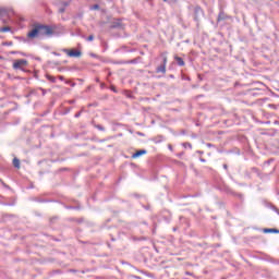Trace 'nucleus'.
Returning a JSON list of instances; mask_svg holds the SVG:
<instances>
[{
	"label": "nucleus",
	"mask_w": 279,
	"mask_h": 279,
	"mask_svg": "<svg viewBox=\"0 0 279 279\" xmlns=\"http://www.w3.org/2000/svg\"><path fill=\"white\" fill-rule=\"evenodd\" d=\"M201 162H206V160L205 159H201Z\"/></svg>",
	"instance_id": "obj_26"
},
{
	"label": "nucleus",
	"mask_w": 279,
	"mask_h": 279,
	"mask_svg": "<svg viewBox=\"0 0 279 279\" xmlns=\"http://www.w3.org/2000/svg\"><path fill=\"white\" fill-rule=\"evenodd\" d=\"M59 80H61V82L64 80V76H59Z\"/></svg>",
	"instance_id": "obj_22"
},
{
	"label": "nucleus",
	"mask_w": 279,
	"mask_h": 279,
	"mask_svg": "<svg viewBox=\"0 0 279 279\" xmlns=\"http://www.w3.org/2000/svg\"><path fill=\"white\" fill-rule=\"evenodd\" d=\"M13 167H15V169H20L21 168V161L17 158L13 159Z\"/></svg>",
	"instance_id": "obj_11"
},
{
	"label": "nucleus",
	"mask_w": 279,
	"mask_h": 279,
	"mask_svg": "<svg viewBox=\"0 0 279 279\" xmlns=\"http://www.w3.org/2000/svg\"><path fill=\"white\" fill-rule=\"evenodd\" d=\"M14 16V10L13 9H5V8H0V17L1 19H12Z\"/></svg>",
	"instance_id": "obj_3"
},
{
	"label": "nucleus",
	"mask_w": 279,
	"mask_h": 279,
	"mask_svg": "<svg viewBox=\"0 0 279 279\" xmlns=\"http://www.w3.org/2000/svg\"><path fill=\"white\" fill-rule=\"evenodd\" d=\"M157 73H167V65L161 64L157 68Z\"/></svg>",
	"instance_id": "obj_9"
},
{
	"label": "nucleus",
	"mask_w": 279,
	"mask_h": 279,
	"mask_svg": "<svg viewBox=\"0 0 279 279\" xmlns=\"http://www.w3.org/2000/svg\"><path fill=\"white\" fill-rule=\"evenodd\" d=\"M223 169H228V165H223Z\"/></svg>",
	"instance_id": "obj_25"
},
{
	"label": "nucleus",
	"mask_w": 279,
	"mask_h": 279,
	"mask_svg": "<svg viewBox=\"0 0 279 279\" xmlns=\"http://www.w3.org/2000/svg\"><path fill=\"white\" fill-rule=\"evenodd\" d=\"M53 56H60V53H58V52H53Z\"/></svg>",
	"instance_id": "obj_23"
},
{
	"label": "nucleus",
	"mask_w": 279,
	"mask_h": 279,
	"mask_svg": "<svg viewBox=\"0 0 279 279\" xmlns=\"http://www.w3.org/2000/svg\"><path fill=\"white\" fill-rule=\"evenodd\" d=\"M163 64L167 66V57L163 58Z\"/></svg>",
	"instance_id": "obj_19"
},
{
	"label": "nucleus",
	"mask_w": 279,
	"mask_h": 279,
	"mask_svg": "<svg viewBox=\"0 0 279 279\" xmlns=\"http://www.w3.org/2000/svg\"><path fill=\"white\" fill-rule=\"evenodd\" d=\"M0 32L2 34H5L7 32H12V28H10V26H3V27H0Z\"/></svg>",
	"instance_id": "obj_12"
},
{
	"label": "nucleus",
	"mask_w": 279,
	"mask_h": 279,
	"mask_svg": "<svg viewBox=\"0 0 279 279\" xmlns=\"http://www.w3.org/2000/svg\"><path fill=\"white\" fill-rule=\"evenodd\" d=\"M43 95H45V89H43Z\"/></svg>",
	"instance_id": "obj_28"
},
{
	"label": "nucleus",
	"mask_w": 279,
	"mask_h": 279,
	"mask_svg": "<svg viewBox=\"0 0 279 279\" xmlns=\"http://www.w3.org/2000/svg\"><path fill=\"white\" fill-rule=\"evenodd\" d=\"M59 12L62 14L64 12V8L59 9Z\"/></svg>",
	"instance_id": "obj_20"
},
{
	"label": "nucleus",
	"mask_w": 279,
	"mask_h": 279,
	"mask_svg": "<svg viewBox=\"0 0 279 279\" xmlns=\"http://www.w3.org/2000/svg\"><path fill=\"white\" fill-rule=\"evenodd\" d=\"M145 154H147V150L141 149V150H137L135 154H133L132 158H141V156H145Z\"/></svg>",
	"instance_id": "obj_7"
},
{
	"label": "nucleus",
	"mask_w": 279,
	"mask_h": 279,
	"mask_svg": "<svg viewBox=\"0 0 279 279\" xmlns=\"http://www.w3.org/2000/svg\"><path fill=\"white\" fill-rule=\"evenodd\" d=\"M37 29L39 32V36H51L53 31L49 26L37 25Z\"/></svg>",
	"instance_id": "obj_2"
},
{
	"label": "nucleus",
	"mask_w": 279,
	"mask_h": 279,
	"mask_svg": "<svg viewBox=\"0 0 279 279\" xmlns=\"http://www.w3.org/2000/svg\"><path fill=\"white\" fill-rule=\"evenodd\" d=\"M183 147H185V148L189 147L191 149L193 146L191 145V143H184Z\"/></svg>",
	"instance_id": "obj_16"
},
{
	"label": "nucleus",
	"mask_w": 279,
	"mask_h": 279,
	"mask_svg": "<svg viewBox=\"0 0 279 279\" xmlns=\"http://www.w3.org/2000/svg\"><path fill=\"white\" fill-rule=\"evenodd\" d=\"M47 80H49V82H51L52 84H56V77L51 76L49 74L46 75Z\"/></svg>",
	"instance_id": "obj_13"
},
{
	"label": "nucleus",
	"mask_w": 279,
	"mask_h": 279,
	"mask_svg": "<svg viewBox=\"0 0 279 279\" xmlns=\"http://www.w3.org/2000/svg\"><path fill=\"white\" fill-rule=\"evenodd\" d=\"M204 14V11L199 7H195L194 9V21H199V16Z\"/></svg>",
	"instance_id": "obj_5"
},
{
	"label": "nucleus",
	"mask_w": 279,
	"mask_h": 279,
	"mask_svg": "<svg viewBox=\"0 0 279 279\" xmlns=\"http://www.w3.org/2000/svg\"><path fill=\"white\" fill-rule=\"evenodd\" d=\"M62 51H63V53H66V56H69V58H82V51H80V50L63 49Z\"/></svg>",
	"instance_id": "obj_4"
},
{
	"label": "nucleus",
	"mask_w": 279,
	"mask_h": 279,
	"mask_svg": "<svg viewBox=\"0 0 279 279\" xmlns=\"http://www.w3.org/2000/svg\"><path fill=\"white\" fill-rule=\"evenodd\" d=\"M28 38H38V36H40V33L38 31V26H35L34 29H32L28 34H27Z\"/></svg>",
	"instance_id": "obj_6"
},
{
	"label": "nucleus",
	"mask_w": 279,
	"mask_h": 279,
	"mask_svg": "<svg viewBox=\"0 0 279 279\" xmlns=\"http://www.w3.org/2000/svg\"><path fill=\"white\" fill-rule=\"evenodd\" d=\"M87 40H89V41H93V40H95V36H93V35H89V36L87 37Z\"/></svg>",
	"instance_id": "obj_17"
},
{
	"label": "nucleus",
	"mask_w": 279,
	"mask_h": 279,
	"mask_svg": "<svg viewBox=\"0 0 279 279\" xmlns=\"http://www.w3.org/2000/svg\"><path fill=\"white\" fill-rule=\"evenodd\" d=\"M63 5H69V3H68V2H64Z\"/></svg>",
	"instance_id": "obj_27"
},
{
	"label": "nucleus",
	"mask_w": 279,
	"mask_h": 279,
	"mask_svg": "<svg viewBox=\"0 0 279 279\" xmlns=\"http://www.w3.org/2000/svg\"><path fill=\"white\" fill-rule=\"evenodd\" d=\"M96 128H97V130H100L101 132H104V126H101V125H96Z\"/></svg>",
	"instance_id": "obj_18"
},
{
	"label": "nucleus",
	"mask_w": 279,
	"mask_h": 279,
	"mask_svg": "<svg viewBox=\"0 0 279 279\" xmlns=\"http://www.w3.org/2000/svg\"><path fill=\"white\" fill-rule=\"evenodd\" d=\"M163 1H167V0H163Z\"/></svg>",
	"instance_id": "obj_30"
},
{
	"label": "nucleus",
	"mask_w": 279,
	"mask_h": 279,
	"mask_svg": "<svg viewBox=\"0 0 279 279\" xmlns=\"http://www.w3.org/2000/svg\"><path fill=\"white\" fill-rule=\"evenodd\" d=\"M80 114H81L80 112H78V113H76V114H75V118L77 119V117H80Z\"/></svg>",
	"instance_id": "obj_24"
},
{
	"label": "nucleus",
	"mask_w": 279,
	"mask_h": 279,
	"mask_svg": "<svg viewBox=\"0 0 279 279\" xmlns=\"http://www.w3.org/2000/svg\"><path fill=\"white\" fill-rule=\"evenodd\" d=\"M265 234H279V230L278 229H264Z\"/></svg>",
	"instance_id": "obj_8"
},
{
	"label": "nucleus",
	"mask_w": 279,
	"mask_h": 279,
	"mask_svg": "<svg viewBox=\"0 0 279 279\" xmlns=\"http://www.w3.org/2000/svg\"><path fill=\"white\" fill-rule=\"evenodd\" d=\"M174 60L179 66H184V59H182L181 57H174Z\"/></svg>",
	"instance_id": "obj_10"
},
{
	"label": "nucleus",
	"mask_w": 279,
	"mask_h": 279,
	"mask_svg": "<svg viewBox=\"0 0 279 279\" xmlns=\"http://www.w3.org/2000/svg\"><path fill=\"white\" fill-rule=\"evenodd\" d=\"M223 19H226L223 12L221 11L218 15V21H223Z\"/></svg>",
	"instance_id": "obj_14"
},
{
	"label": "nucleus",
	"mask_w": 279,
	"mask_h": 279,
	"mask_svg": "<svg viewBox=\"0 0 279 279\" xmlns=\"http://www.w3.org/2000/svg\"><path fill=\"white\" fill-rule=\"evenodd\" d=\"M90 10H99V4H94L93 7H90Z\"/></svg>",
	"instance_id": "obj_15"
},
{
	"label": "nucleus",
	"mask_w": 279,
	"mask_h": 279,
	"mask_svg": "<svg viewBox=\"0 0 279 279\" xmlns=\"http://www.w3.org/2000/svg\"><path fill=\"white\" fill-rule=\"evenodd\" d=\"M2 23H8V20H5V19H2Z\"/></svg>",
	"instance_id": "obj_21"
},
{
	"label": "nucleus",
	"mask_w": 279,
	"mask_h": 279,
	"mask_svg": "<svg viewBox=\"0 0 279 279\" xmlns=\"http://www.w3.org/2000/svg\"><path fill=\"white\" fill-rule=\"evenodd\" d=\"M27 60L25 59H17L15 61H13V69L14 71H23V73H25V69H27Z\"/></svg>",
	"instance_id": "obj_1"
},
{
	"label": "nucleus",
	"mask_w": 279,
	"mask_h": 279,
	"mask_svg": "<svg viewBox=\"0 0 279 279\" xmlns=\"http://www.w3.org/2000/svg\"><path fill=\"white\" fill-rule=\"evenodd\" d=\"M169 149H172L171 146H169Z\"/></svg>",
	"instance_id": "obj_29"
}]
</instances>
